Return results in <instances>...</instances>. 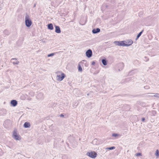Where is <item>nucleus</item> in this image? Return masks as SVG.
<instances>
[{
  "instance_id": "f3484780",
  "label": "nucleus",
  "mask_w": 159,
  "mask_h": 159,
  "mask_svg": "<svg viewBox=\"0 0 159 159\" xmlns=\"http://www.w3.org/2000/svg\"><path fill=\"white\" fill-rule=\"evenodd\" d=\"M142 33V32H141L139 34H138V35L137 36V38L136 39V40H137L141 36Z\"/></svg>"
},
{
  "instance_id": "ddd939ff",
  "label": "nucleus",
  "mask_w": 159,
  "mask_h": 159,
  "mask_svg": "<svg viewBox=\"0 0 159 159\" xmlns=\"http://www.w3.org/2000/svg\"><path fill=\"white\" fill-rule=\"evenodd\" d=\"M100 29L98 28L94 29L92 30V33L94 34H96L100 32Z\"/></svg>"
},
{
  "instance_id": "a211bd4d",
  "label": "nucleus",
  "mask_w": 159,
  "mask_h": 159,
  "mask_svg": "<svg viewBox=\"0 0 159 159\" xmlns=\"http://www.w3.org/2000/svg\"><path fill=\"white\" fill-rule=\"evenodd\" d=\"M78 70L80 72H82V69L80 66H79L78 67Z\"/></svg>"
},
{
  "instance_id": "f03ea898",
  "label": "nucleus",
  "mask_w": 159,
  "mask_h": 159,
  "mask_svg": "<svg viewBox=\"0 0 159 159\" xmlns=\"http://www.w3.org/2000/svg\"><path fill=\"white\" fill-rule=\"evenodd\" d=\"M11 137L12 139L17 141H20L21 139V137L18 133L17 129L14 130L12 132L11 135Z\"/></svg>"
},
{
  "instance_id": "9b49d317",
  "label": "nucleus",
  "mask_w": 159,
  "mask_h": 159,
  "mask_svg": "<svg viewBox=\"0 0 159 159\" xmlns=\"http://www.w3.org/2000/svg\"><path fill=\"white\" fill-rule=\"evenodd\" d=\"M48 29L50 30H54V27L52 23L48 24L47 25Z\"/></svg>"
},
{
  "instance_id": "9d476101",
  "label": "nucleus",
  "mask_w": 159,
  "mask_h": 159,
  "mask_svg": "<svg viewBox=\"0 0 159 159\" xmlns=\"http://www.w3.org/2000/svg\"><path fill=\"white\" fill-rule=\"evenodd\" d=\"M55 32L57 34H60L61 33V30L60 27L57 25H55Z\"/></svg>"
},
{
  "instance_id": "f8f14e48",
  "label": "nucleus",
  "mask_w": 159,
  "mask_h": 159,
  "mask_svg": "<svg viewBox=\"0 0 159 159\" xmlns=\"http://www.w3.org/2000/svg\"><path fill=\"white\" fill-rule=\"evenodd\" d=\"M149 96L151 97H154L156 98H159V93H149Z\"/></svg>"
},
{
  "instance_id": "4be33fe9",
  "label": "nucleus",
  "mask_w": 159,
  "mask_h": 159,
  "mask_svg": "<svg viewBox=\"0 0 159 159\" xmlns=\"http://www.w3.org/2000/svg\"><path fill=\"white\" fill-rule=\"evenodd\" d=\"M95 62H94V61H92V65H95Z\"/></svg>"
},
{
  "instance_id": "423d86ee",
  "label": "nucleus",
  "mask_w": 159,
  "mask_h": 159,
  "mask_svg": "<svg viewBox=\"0 0 159 159\" xmlns=\"http://www.w3.org/2000/svg\"><path fill=\"white\" fill-rule=\"evenodd\" d=\"M133 43V41L131 39H127L125 41V47H128Z\"/></svg>"
},
{
  "instance_id": "20e7f679",
  "label": "nucleus",
  "mask_w": 159,
  "mask_h": 159,
  "mask_svg": "<svg viewBox=\"0 0 159 159\" xmlns=\"http://www.w3.org/2000/svg\"><path fill=\"white\" fill-rule=\"evenodd\" d=\"M86 155L91 158L95 159L97 157V154L94 151H89L87 152Z\"/></svg>"
},
{
  "instance_id": "4468645a",
  "label": "nucleus",
  "mask_w": 159,
  "mask_h": 159,
  "mask_svg": "<svg viewBox=\"0 0 159 159\" xmlns=\"http://www.w3.org/2000/svg\"><path fill=\"white\" fill-rule=\"evenodd\" d=\"M23 126L25 128H29L30 126V125L29 123L25 122L24 123Z\"/></svg>"
},
{
  "instance_id": "412c9836",
  "label": "nucleus",
  "mask_w": 159,
  "mask_h": 159,
  "mask_svg": "<svg viewBox=\"0 0 159 159\" xmlns=\"http://www.w3.org/2000/svg\"><path fill=\"white\" fill-rule=\"evenodd\" d=\"M136 156H142V154L140 153H138L136 154Z\"/></svg>"
},
{
  "instance_id": "39448f33",
  "label": "nucleus",
  "mask_w": 159,
  "mask_h": 159,
  "mask_svg": "<svg viewBox=\"0 0 159 159\" xmlns=\"http://www.w3.org/2000/svg\"><path fill=\"white\" fill-rule=\"evenodd\" d=\"M125 40L121 41H115L114 42V43L116 46H119L125 47Z\"/></svg>"
},
{
  "instance_id": "dca6fc26",
  "label": "nucleus",
  "mask_w": 159,
  "mask_h": 159,
  "mask_svg": "<svg viewBox=\"0 0 159 159\" xmlns=\"http://www.w3.org/2000/svg\"><path fill=\"white\" fill-rule=\"evenodd\" d=\"M155 155L157 157H158L159 156V152L158 150H157L156 151Z\"/></svg>"
},
{
  "instance_id": "1a4fd4ad",
  "label": "nucleus",
  "mask_w": 159,
  "mask_h": 159,
  "mask_svg": "<svg viewBox=\"0 0 159 159\" xmlns=\"http://www.w3.org/2000/svg\"><path fill=\"white\" fill-rule=\"evenodd\" d=\"M10 104L11 107H15L17 105L18 102L16 100H12L10 101Z\"/></svg>"
},
{
  "instance_id": "5701e85b",
  "label": "nucleus",
  "mask_w": 159,
  "mask_h": 159,
  "mask_svg": "<svg viewBox=\"0 0 159 159\" xmlns=\"http://www.w3.org/2000/svg\"><path fill=\"white\" fill-rule=\"evenodd\" d=\"M112 135L113 136L116 137V136H117L118 135L117 134H113Z\"/></svg>"
},
{
  "instance_id": "6e6552de",
  "label": "nucleus",
  "mask_w": 159,
  "mask_h": 159,
  "mask_svg": "<svg viewBox=\"0 0 159 159\" xmlns=\"http://www.w3.org/2000/svg\"><path fill=\"white\" fill-rule=\"evenodd\" d=\"M85 56L88 58L91 57L93 55L92 51L90 49L87 50L85 52Z\"/></svg>"
},
{
  "instance_id": "aec40b11",
  "label": "nucleus",
  "mask_w": 159,
  "mask_h": 159,
  "mask_svg": "<svg viewBox=\"0 0 159 159\" xmlns=\"http://www.w3.org/2000/svg\"><path fill=\"white\" fill-rule=\"evenodd\" d=\"M54 55V53H51V54H48V57H50L52 56H53Z\"/></svg>"
},
{
  "instance_id": "6ab92c4d",
  "label": "nucleus",
  "mask_w": 159,
  "mask_h": 159,
  "mask_svg": "<svg viewBox=\"0 0 159 159\" xmlns=\"http://www.w3.org/2000/svg\"><path fill=\"white\" fill-rule=\"evenodd\" d=\"M115 148V147H111L109 148H108V149L109 150H112L114 149Z\"/></svg>"
},
{
  "instance_id": "f257e3e1",
  "label": "nucleus",
  "mask_w": 159,
  "mask_h": 159,
  "mask_svg": "<svg viewBox=\"0 0 159 159\" xmlns=\"http://www.w3.org/2000/svg\"><path fill=\"white\" fill-rule=\"evenodd\" d=\"M56 79L58 82L62 81L66 77V75L62 72L58 71L56 72Z\"/></svg>"
},
{
  "instance_id": "2eb2a0df",
  "label": "nucleus",
  "mask_w": 159,
  "mask_h": 159,
  "mask_svg": "<svg viewBox=\"0 0 159 159\" xmlns=\"http://www.w3.org/2000/svg\"><path fill=\"white\" fill-rule=\"evenodd\" d=\"M102 62L104 66H106L107 65V61L105 60H102Z\"/></svg>"
},
{
  "instance_id": "0eeeda50",
  "label": "nucleus",
  "mask_w": 159,
  "mask_h": 159,
  "mask_svg": "<svg viewBox=\"0 0 159 159\" xmlns=\"http://www.w3.org/2000/svg\"><path fill=\"white\" fill-rule=\"evenodd\" d=\"M11 63L14 65H17L19 64V61L16 58H13L10 60Z\"/></svg>"
},
{
  "instance_id": "7ed1b4c3",
  "label": "nucleus",
  "mask_w": 159,
  "mask_h": 159,
  "mask_svg": "<svg viewBox=\"0 0 159 159\" xmlns=\"http://www.w3.org/2000/svg\"><path fill=\"white\" fill-rule=\"evenodd\" d=\"M25 23L26 27L30 28L32 25V22L30 16L28 15L25 16Z\"/></svg>"
}]
</instances>
